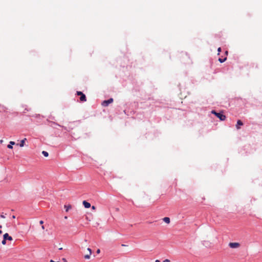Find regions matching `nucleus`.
Here are the masks:
<instances>
[{
	"mask_svg": "<svg viewBox=\"0 0 262 262\" xmlns=\"http://www.w3.org/2000/svg\"><path fill=\"white\" fill-rule=\"evenodd\" d=\"M211 113L214 114L221 121H224L226 119V117L225 115L221 113H217L215 111L213 110L211 111Z\"/></svg>",
	"mask_w": 262,
	"mask_h": 262,
	"instance_id": "1",
	"label": "nucleus"
},
{
	"mask_svg": "<svg viewBox=\"0 0 262 262\" xmlns=\"http://www.w3.org/2000/svg\"><path fill=\"white\" fill-rule=\"evenodd\" d=\"M77 94L78 95L80 96V100L81 101L85 102L86 101V98L85 95L83 93H82L81 92H80V91H78V92H77Z\"/></svg>",
	"mask_w": 262,
	"mask_h": 262,
	"instance_id": "2",
	"label": "nucleus"
},
{
	"mask_svg": "<svg viewBox=\"0 0 262 262\" xmlns=\"http://www.w3.org/2000/svg\"><path fill=\"white\" fill-rule=\"evenodd\" d=\"M113 102V99L110 98L107 100H104L102 102V105L103 106H107L109 104L112 103Z\"/></svg>",
	"mask_w": 262,
	"mask_h": 262,
	"instance_id": "3",
	"label": "nucleus"
},
{
	"mask_svg": "<svg viewBox=\"0 0 262 262\" xmlns=\"http://www.w3.org/2000/svg\"><path fill=\"white\" fill-rule=\"evenodd\" d=\"M229 246L231 248H237L240 246V244L238 243H230Z\"/></svg>",
	"mask_w": 262,
	"mask_h": 262,
	"instance_id": "4",
	"label": "nucleus"
},
{
	"mask_svg": "<svg viewBox=\"0 0 262 262\" xmlns=\"http://www.w3.org/2000/svg\"><path fill=\"white\" fill-rule=\"evenodd\" d=\"M87 250L88 251L89 253L88 254H86V255H84V258L85 259H90V256H91V255L92 254V250L90 248H88L87 249Z\"/></svg>",
	"mask_w": 262,
	"mask_h": 262,
	"instance_id": "5",
	"label": "nucleus"
},
{
	"mask_svg": "<svg viewBox=\"0 0 262 262\" xmlns=\"http://www.w3.org/2000/svg\"><path fill=\"white\" fill-rule=\"evenodd\" d=\"M3 237L5 238V239L9 240V241H12L13 238L11 236H9L8 233H6L4 234Z\"/></svg>",
	"mask_w": 262,
	"mask_h": 262,
	"instance_id": "6",
	"label": "nucleus"
},
{
	"mask_svg": "<svg viewBox=\"0 0 262 262\" xmlns=\"http://www.w3.org/2000/svg\"><path fill=\"white\" fill-rule=\"evenodd\" d=\"M243 125V123L241 120H237V124L236 125V127L237 129H240L241 126H242Z\"/></svg>",
	"mask_w": 262,
	"mask_h": 262,
	"instance_id": "7",
	"label": "nucleus"
},
{
	"mask_svg": "<svg viewBox=\"0 0 262 262\" xmlns=\"http://www.w3.org/2000/svg\"><path fill=\"white\" fill-rule=\"evenodd\" d=\"M82 204L86 208H89L91 207V204L86 201H83Z\"/></svg>",
	"mask_w": 262,
	"mask_h": 262,
	"instance_id": "8",
	"label": "nucleus"
},
{
	"mask_svg": "<svg viewBox=\"0 0 262 262\" xmlns=\"http://www.w3.org/2000/svg\"><path fill=\"white\" fill-rule=\"evenodd\" d=\"M26 141H27V139L26 138H24V139L21 140L20 143L19 144L20 147H24L25 146V143Z\"/></svg>",
	"mask_w": 262,
	"mask_h": 262,
	"instance_id": "9",
	"label": "nucleus"
},
{
	"mask_svg": "<svg viewBox=\"0 0 262 262\" xmlns=\"http://www.w3.org/2000/svg\"><path fill=\"white\" fill-rule=\"evenodd\" d=\"M15 143L14 141H10V144L8 145L7 147L9 149H12L13 146L12 145H14Z\"/></svg>",
	"mask_w": 262,
	"mask_h": 262,
	"instance_id": "10",
	"label": "nucleus"
},
{
	"mask_svg": "<svg viewBox=\"0 0 262 262\" xmlns=\"http://www.w3.org/2000/svg\"><path fill=\"white\" fill-rule=\"evenodd\" d=\"M163 220L164 222H165L167 224H169L170 223V219L169 217H165L163 219Z\"/></svg>",
	"mask_w": 262,
	"mask_h": 262,
	"instance_id": "11",
	"label": "nucleus"
},
{
	"mask_svg": "<svg viewBox=\"0 0 262 262\" xmlns=\"http://www.w3.org/2000/svg\"><path fill=\"white\" fill-rule=\"evenodd\" d=\"M71 205H64V208L66 209V211L68 212L71 208Z\"/></svg>",
	"mask_w": 262,
	"mask_h": 262,
	"instance_id": "12",
	"label": "nucleus"
},
{
	"mask_svg": "<svg viewBox=\"0 0 262 262\" xmlns=\"http://www.w3.org/2000/svg\"><path fill=\"white\" fill-rule=\"evenodd\" d=\"M226 59H227V58H226V57L224 58V59H222V58H220L219 59V61L221 63H223V62H224L225 61H226Z\"/></svg>",
	"mask_w": 262,
	"mask_h": 262,
	"instance_id": "13",
	"label": "nucleus"
},
{
	"mask_svg": "<svg viewBox=\"0 0 262 262\" xmlns=\"http://www.w3.org/2000/svg\"><path fill=\"white\" fill-rule=\"evenodd\" d=\"M42 154L46 157H47L49 156L48 152L46 151H42Z\"/></svg>",
	"mask_w": 262,
	"mask_h": 262,
	"instance_id": "14",
	"label": "nucleus"
},
{
	"mask_svg": "<svg viewBox=\"0 0 262 262\" xmlns=\"http://www.w3.org/2000/svg\"><path fill=\"white\" fill-rule=\"evenodd\" d=\"M6 240L7 239H5V238L3 237V240L2 242V244L3 245H6Z\"/></svg>",
	"mask_w": 262,
	"mask_h": 262,
	"instance_id": "15",
	"label": "nucleus"
},
{
	"mask_svg": "<svg viewBox=\"0 0 262 262\" xmlns=\"http://www.w3.org/2000/svg\"><path fill=\"white\" fill-rule=\"evenodd\" d=\"M163 262H170V261L168 259H166Z\"/></svg>",
	"mask_w": 262,
	"mask_h": 262,
	"instance_id": "16",
	"label": "nucleus"
},
{
	"mask_svg": "<svg viewBox=\"0 0 262 262\" xmlns=\"http://www.w3.org/2000/svg\"><path fill=\"white\" fill-rule=\"evenodd\" d=\"M96 209V207L95 206H92V210H95Z\"/></svg>",
	"mask_w": 262,
	"mask_h": 262,
	"instance_id": "17",
	"label": "nucleus"
},
{
	"mask_svg": "<svg viewBox=\"0 0 262 262\" xmlns=\"http://www.w3.org/2000/svg\"><path fill=\"white\" fill-rule=\"evenodd\" d=\"M217 51L219 52V53H220L221 51V48H219L218 49H217ZM219 54V53H218Z\"/></svg>",
	"mask_w": 262,
	"mask_h": 262,
	"instance_id": "18",
	"label": "nucleus"
},
{
	"mask_svg": "<svg viewBox=\"0 0 262 262\" xmlns=\"http://www.w3.org/2000/svg\"><path fill=\"white\" fill-rule=\"evenodd\" d=\"M39 224H40V225H42V224H43V221H39Z\"/></svg>",
	"mask_w": 262,
	"mask_h": 262,
	"instance_id": "19",
	"label": "nucleus"
},
{
	"mask_svg": "<svg viewBox=\"0 0 262 262\" xmlns=\"http://www.w3.org/2000/svg\"><path fill=\"white\" fill-rule=\"evenodd\" d=\"M100 252V249H98L97 250V253L99 254Z\"/></svg>",
	"mask_w": 262,
	"mask_h": 262,
	"instance_id": "20",
	"label": "nucleus"
},
{
	"mask_svg": "<svg viewBox=\"0 0 262 262\" xmlns=\"http://www.w3.org/2000/svg\"><path fill=\"white\" fill-rule=\"evenodd\" d=\"M62 260L63 261H64V262H67V260H66V259L65 258H63L62 259Z\"/></svg>",
	"mask_w": 262,
	"mask_h": 262,
	"instance_id": "21",
	"label": "nucleus"
},
{
	"mask_svg": "<svg viewBox=\"0 0 262 262\" xmlns=\"http://www.w3.org/2000/svg\"><path fill=\"white\" fill-rule=\"evenodd\" d=\"M1 217L2 218H5V216L3 214H1Z\"/></svg>",
	"mask_w": 262,
	"mask_h": 262,
	"instance_id": "22",
	"label": "nucleus"
},
{
	"mask_svg": "<svg viewBox=\"0 0 262 262\" xmlns=\"http://www.w3.org/2000/svg\"><path fill=\"white\" fill-rule=\"evenodd\" d=\"M41 228H42V230H44L45 229V226L43 225H42Z\"/></svg>",
	"mask_w": 262,
	"mask_h": 262,
	"instance_id": "23",
	"label": "nucleus"
},
{
	"mask_svg": "<svg viewBox=\"0 0 262 262\" xmlns=\"http://www.w3.org/2000/svg\"><path fill=\"white\" fill-rule=\"evenodd\" d=\"M155 262H160V261L158 259L155 260Z\"/></svg>",
	"mask_w": 262,
	"mask_h": 262,
	"instance_id": "24",
	"label": "nucleus"
},
{
	"mask_svg": "<svg viewBox=\"0 0 262 262\" xmlns=\"http://www.w3.org/2000/svg\"><path fill=\"white\" fill-rule=\"evenodd\" d=\"M50 262H56V261H54L53 260L51 259V260H50Z\"/></svg>",
	"mask_w": 262,
	"mask_h": 262,
	"instance_id": "25",
	"label": "nucleus"
},
{
	"mask_svg": "<svg viewBox=\"0 0 262 262\" xmlns=\"http://www.w3.org/2000/svg\"><path fill=\"white\" fill-rule=\"evenodd\" d=\"M12 219H15V215H13V216H12Z\"/></svg>",
	"mask_w": 262,
	"mask_h": 262,
	"instance_id": "26",
	"label": "nucleus"
},
{
	"mask_svg": "<svg viewBox=\"0 0 262 262\" xmlns=\"http://www.w3.org/2000/svg\"><path fill=\"white\" fill-rule=\"evenodd\" d=\"M225 54H226V55H227V54H228V51H226Z\"/></svg>",
	"mask_w": 262,
	"mask_h": 262,
	"instance_id": "27",
	"label": "nucleus"
},
{
	"mask_svg": "<svg viewBox=\"0 0 262 262\" xmlns=\"http://www.w3.org/2000/svg\"><path fill=\"white\" fill-rule=\"evenodd\" d=\"M3 140H1L0 141V142H1V143H3Z\"/></svg>",
	"mask_w": 262,
	"mask_h": 262,
	"instance_id": "28",
	"label": "nucleus"
},
{
	"mask_svg": "<svg viewBox=\"0 0 262 262\" xmlns=\"http://www.w3.org/2000/svg\"><path fill=\"white\" fill-rule=\"evenodd\" d=\"M2 233V231L0 230V234Z\"/></svg>",
	"mask_w": 262,
	"mask_h": 262,
	"instance_id": "29",
	"label": "nucleus"
},
{
	"mask_svg": "<svg viewBox=\"0 0 262 262\" xmlns=\"http://www.w3.org/2000/svg\"><path fill=\"white\" fill-rule=\"evenodd\" d=\"M62 248H59V250H62Z\"/></svg>",
	"mask_w": 262,
	"mask_h": 262,
	"instance_id": "30",
	"label": "nucleus"
},
{
	"mask_svg": "<svg viewBox=\"0 0 262 262\" xmlns=\"http://www.w3.org/2000/svg\"><path fill=\"white\" fill-rule=\"evenodd\" d=\"M56 262H60V261H56Z\"/></svg>",
	"mask_w": 262,
	"mask_h": 262,
	"instance_id": "31",
	"label": "nucleus"
}]
</instances>
